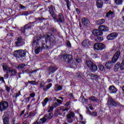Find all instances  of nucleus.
I'll use <instances>...</instances> for the list:
<instances>
[{
	"label": "nucleus",
	"mask_w": 124,
	"mask_h": 124,
	"mask_svg": "<svg viewBox=\"0 0 124 124\" xmlns=\"http://www.w3.org/2000/svg\"><path fill=\"white\" fill-rule=\"evenodd\" d=\"M120 56H121V51H117L115 53V54L113 55L111 59V62L108 61L106 63V67L108 69H111V68L112 66V62L113 63H115V62H117L118 61V60H119V58H120Z\"/></svg>",
	"instance_id": "1"
},
{
	"label": "nucleus",
	"mask_w": 124,
	"mask_h": 124,
	"mask_svg": "<svg viewBox=\"0 0 124 124\" xmlns=\"http://www.w3.org/2000/svg\"><path fill=\"white\" fill-rule=\"evenodd\" d=\"M14 56L17 58V59H19V60H22L25 56H26V54H27V51L23 49H19L17 50H16L13 53Z\"/></svg>",
	"instance_id": "2"
},
{
	"label": "nucleus",
	"mask_w": 124,
	"mask_h": 124,
	"mask_svg": "<svg viewBox=\"0 0 124 124\" xmlns=\"http://www.w3.org/2000/svg\"><path fill=\"white\" fill-rule=\"evenodd\" d=\"M86 64L91 70L92 72H95V71H97V66L91 61H86Z\"/></svg>",
	"instance_id": "3"
},
{
	"label": "nucleus",
	"mask_w": 124,
	"mask_h": 124,
	"mask_svg": "<svg viewBox=\"0 0 124 124\" xmlns=\"http://www.w3.org/2000/svg\"><path fill=\"white\" fill-rule=\"evenodd\" d=\"M107 103L109 106H113V107H121L122 106L120 103L115 102L112 98L108 99Z\"/></svg>",
	"instance_id": "4"
},
{
	"label": "nucleus",
	"mask_w": 124,
	"mask_h": 124,
	"mask_svg": "<svg viewBox=\"0 0 124 124\" xmlns=\"http://www.w3.org/2000/svg\"><path fill=\"white\" fill-rule=\"evenodd\" d=\"M69 108H64V107H60L58 108V115L60 116H62V117H64L65 116V114H66V112H68Z\"/></svg>",
	"instance_id": "5"
},
{
	"label": "nucleus",
	"mask_w": 124,
	"mask_h": 124,
	"mask_svg": "<svg viewBox=\"0 0 124 124\" xmlns=\"http://www.w3.org/2000/svg\"><path fill=\"white\" fill-rule=\"evenodd\" d=\"M8 108V103L6 101L0 102V112H3Z\"/></svg>",
	"instance_id": "6"
},
{
	"label": "nucleus",
	"mask_w": 124,
	"mask_h": 124,
	"mask_svg": "<svg viewBox=\"0 0 124 124\" xmlns=\"http://www.w3.org/2000/svg\"><path fill=\"white\" fill-rule=\"evenodd\" d=\"M16 47H20L21 46H23V44H24V40L21 37H18L16 38Z\"/></svg>",
	"instance_id": "7"
},
{
	"label": "nucleus",
	"mask_w": 124,
	"mask_h": 124,
	"mask_svg": "<svg viewBox=\"0 0 124 124\" xmlns=\"http://www.w3.org/2000/svg\"><path fill=\"white\" fill-rule=\"evenodd\" d=\"M94 48L95 50H103L105 48V45L101 43H96L94 45Z\"/></svg>",
	"instance_id": "8"
},
{
	"label": "nucleus",
	"mask_w": 124,
	"mask_h": 124,
	"mask_svg": "<svg viewBox=\"0 0 124 124\" xmlns=\"http://www.w3.org/2000/svg\"><path fill=\"white\" fill-rule=\"evenodd\" d=\"M55 23H57V22H59V23H62L64 20V18H63V16L62 14H60L58 16V19L56 18V16H54L53 17Z\"/></svg>",
	"instance_id": "9"
},
{
	"label": "nucleus",
	"mask_w": 124,
	"mask_h": 124,
	"mask_svg": "<svg viewBox=\"0 0 124 124\" xmlns=\"http://www.w3.org/2000/svg\"><path fill=\"white\" fill-rule=\"evenodd\" d=\"M117 37H118V33L116 32H112L107 36V39L108 40H113L114 39H116Z\"/></svg>",
	"instance_id": "10"
},
{
	"label": "nucleus",
	"mask_w": 124,
	"mask_h": 124,
	"mask_svg": "<svg viewBox=\"0 0 124 124\" xmlns=\"http://www.w3.org/2000/svg\"><path fill=\"white\" fill-rule=\"evenodd\" d=\"M75 116V113L74 112H71L67 115V121L69 124H71L73 122L72 118Z\"/></svg>",
	"instance_id": "11"
},
{
	"label": "nucleus",
	"mask_w": 124,
	"mask_h": 124,
	"mask_svg": "<svg viewBox=\"0 0 124 124\" xmlns=\"http://www.w3.org/2000/svg\"><path fill=\"white\" fill-rule=\"evenodd\" d=\"M62 58L63 60H68V62L70 63L71 62L73 61V58H72V55L70 54H64L62 55Z\"/></svg>",
	"instance_id": "12"
},
{
	"label": "nucleus",
	"mask_w": 124,
	"mask_h": 124,
	"mask_svg": "<svg viewBox=\"0 0 124 124\" xmlns=\"http://www.w3.org/2000/svg\"><path fill=\"white\" fill-rule=\"evenodd\" d=\"M92 45V42L88 39L84 40L82 43V46L84 48H89Z\"/></svg>",
	"instance_id": "13"
},
{
	"label": "nucleus",
	"mask_w": 124,
	"mask_h": 124,
	"mask_svg": "<svg viewBox=\"0 0 124 124\" xmlns=\"http://www.w3.org/2000/svg\"><path fill=\"white\" fill-rule=\"evenodd\" d=\"M41 39V37H37L36 39L33 41L32 46L33 47H37L39 45V41H42Z\"/></svg>",
	"instance_id": "14"
},
{
	"label": "nucleus",
	"mask_w": 124,
	"mask_h": 124,
	"mask_svg": "<svg viewBox=\"0 0 124 124\" xmlns=\"http://www.w3.org/2000/svg\"><path fill=\"white\" fill-rule=\"evenodd\" d=\"M49 35L47 34L46 37V42L49 41V42H53L54 41L51 38H55L54 36L52 35V34L49 33Z\"/></svg>",
	"instance_id": "15"
},
{
	"label": "nucleus",
	"mask_w": 124,
	"mask_h": 124,
	"mask_svg": "<svg viewBox=\"0 0 124 124\" xmlns=\"http://www.w3.org/2000/svg\"><path fill=\"white\" fill-rule=\"evenodd\" d=\"M99 31H109V28L108 27L104 26V25H101L98 27Z\"/></svg>",
	"instance_id": "16"
},
{
	"label": "nucleus",
	"mask_w": 124,
	"mask_h": 124,
	"mask_svg": "<svg viewBox=\"0 0 124 124\" xmlns=\"http://www.w3.org/2000/svg\"><path fill=\"white\" fill-rule=\"evenodd\" d=\"M92 33H93V34H94V35H95L96 36L97 35H102L103 34V32L99 30H94L92 31Z\"/></svg>",
	"instance_id": "17"
},
{
	"label": "nucleus",
	"mask_w": 124,
	"mask_h": 124,
	"mask_svg": "<svg viewBox=\"0 0 124 124\" xmlns=\"http://www.w3.org/2000/svg\"><path fill=\"white\" fill-rule=\"evenodd\" d=\"M109 91L110 93H116L118 92V90L113 86H110L109 87Z\"/></svg>",
	"instance_id": "18"
},
{
	"label": "nucleus",
	"mask_w": 124,
	"mask_h": 124,
	"mask_svg": "<svg viewBox=\"0 0 124 124\" xmlns=\"http://www.w3.org/2000/svg\"><path fill=\"white\" fill-rule=\"evenodd\" d=\"M49 8V12L50 13V14L51 15V16L52 18L54 17V16H56V14L55 13V12H54V9L53 8V6H50L48 7Z\"/></svg>",
	"instance_id": "19"
},
{
	"label": "nucleus",
	"mask_w": 124,
	"mask_h": 124,
	"mask_svg": "<svg viewBox=\"0 0 124 124\" xmlns=\"http://www.w3.org/2000/svg\"><path fill=\"white\" fill-rule=\"evenodd\" d=\"M44 49H45V46H43L42 47H37V48L35 49L34 52H35V54H36V55H37V54H39V53L40 52H41V51H42V50H44Z\"/></svg>",
	"instance_id": "20"
},
{
	"label": "nucleus",
	"mask_w": 124,
	"mask_h": 124,
	"mask_svg": "<svg viewBox=\"0 0 124 124\" xmlns=\"http://www.w3.org/2000/svg\"><path fill=\"white\" fill-rule=\"evenodd\" d=\"M3 70L4 71H8V72H9V70L11 68L10 67H9V65L7 64L3 63L2 65Z\"/></svg>",
	"instance_id": "21"
},
{
	"label": "nucleus",
	"mask_w": 124,
	"mask_h": 124,
	"mask_svg": "<svg viewBox=\"0 0 124 124\" xmlns=\"http://www.w3.org/2000/svg\"><path fill=\"white\" fill-rule=\"evenodd\" d=\"M81 23L83 24V25H84L85 26H87V25H89L90 24V21H89V19L86 17H83L81 19Z\"/></svg>",
	"instance_id": "22"
},
{
	"label": "nucleus",
	"mask_w": 124,
	"mask_h": 124,
	"mask_svg": "<svg viewBox=\"0 0 124 124\" xmlns=\"http://www.w3.org/2000/svg\"><path fill=\"white\" fill-rule=\"evenodd\" d=\"M96 5L98 8H102V6H103V2L101 0H97Z\"/></svg>",
	"instance_id": "23"
},
{
	"label": "nucleus",
	"mask_w": 124,
	"mask_h": 124,
	"mask_svg": "<svg viewBox=\"0 0 124 124\" xmlns=\"http://www.w3.org/2000/svg\"><path fill=\"white\" fill-rule=\"evenodd\" d=\"M62 86L58 84L55 85L54 87L55 92H59V91H62Z\"/></svg>",
	"instance_id": "24"
},
{
	"label": "nucleus",
	"mask_w": 124,
	"mask_h": 124,
	"mask_svg": "<svg viewBox=\"0 0 124 124\" xmlns=\"http://www.w3.org/2000/svg\"><path fill=\"white\" fill-rule=\"evenodd\" d=\"M52 83H49L47 85L44 86V87L43 88V91H45V92H47L49 89H50L52 87Z\"/></svg>",
	"instance_id": "25"
},
{
	"label": "nucleus",
	"mask_w": 124,
	"mask_h": 124,
	"mask_svg": "<svg viewBox=\"0 0 124 124\" xmlns=\"http://www.w3.org/2000/svg\"><path fill=\"white\" fill-rule=\"evenodd\" d=\"M9 73L11 74L12 76H14L15 75H16V73H17V71H16V70L15 69H10V70L9 71Z\"/></svg>",
	"instance_id": "26"
},
{
	"label": "nucleus",
	"mask_w": 124,
	"mask_h": 124,
	"mask_svg": "<svg viewBox=\"0 0 124 124\" xmlns=\"http://www.w3.org/2000/svg\"><path fill=\"white\" fill-rule=\"evenodd\" d=\"M105 23V19L102 18L96 21V25H102Z\"/></svg>",
	"instance_id": "27"
},
{
	"label": "nucleus",
	"mask_w": 124,
	"mask_h": 124,
	"mask_svg": "<svg viewBox=\"0 0 124 124\" xmlns=\"http://www.w3.org/2000/svg\"><path fill=\"white\" fill-rule=\"evenodd\" d=\"M56 71V69H55V67H49L48 68V72L49 73V74H52V73H54Z\"/></svg>",
	"instance_id": "28"
},
{
	"label": "nucleus",
	"mask_w": 124,
	"mask_h": 124,
	"mask_svg": "<svg viewBox=\"0 0 124 124\" xmlns=\"http://www.w3.org/2000/svg\"><path fill=\"white\" fill-rule=\"evenodd\" d=\"M120 65H121V63H120L119 62H118L114 66V71L117 72L119 70V69L120 67Z\"/></svg>",
	"instance_id": "29"
},
{
	"label": "nucleus",
	"mask_w": 124,
	"mask_h": 124,
	"mask_svg": "<svg viewBox=\"0 0 124 124\" xmlns=\"http://www.w3.org/2000/svg\"><path fill=\"white\" fill-rule=\"evenodd\" d=\"M48 101H49V98L46 97L45 98L44 101L42 103L43 107H45V106L46 105V104H47Z\"/></svg>",
	"instance_id": "30"
},
{
	"label": "nucleus",
	"mask_w": 124,
	"mask_h": 124,
	"mask_svg": "<svg viewBox=\"0 0 124 124\" xmlns=\"http://www.w3.org/2000/svg\"><path fill=\"white\" fill-rule=\"evenodd\" d=\"M123 1H124V0H115V3L116 5H121L123 4Z\"/></svg>",
	"instance_id": "31"
},
{
	"label": "nucleus",
	"mask_w": 124,
	"mask_h": 124,
	"mask_svg": "<svg viewBox=\"0 0 124 124\" xmlns=\"http://www.w3.org/2000/svg\"><path fill=\"white\" fill-rule=\"evenodd\" d=\"M90 100H91L92 101H94V102H99V100H98V99H97L94 96L91 97L90 98Z\"/></svg>",
	"instance_id": "32"
},
{
	"label": "nucleus",
	"mask_w": 124,
	"mask_h": 124,
	"mask_svg": "<svg viewBox=\"0 0 124 124\" xmlns=\"http://www.w3.org/2000/svg\"><path fill=\"white\" fill-rule=\"evenodd\" d=\"M3 124H9V120L8 117H5L3 119Z\"/></svg>",
	"instance_id": "33"
},
{
	"label": "nucleus",
	"mask_w": 124,
	"mask_h": 124,
	"mask_svg": "<svg viewBox=\"0 0 124 124\" xmlns=\"http://www.w3.org/2000/svg\"><path fill=\"white\" fill-rule=\"evenodd\" d=\"M95 40L97 42H101L102 40H103V37H97L96 39H95Z\"/></svg>",
	"instance_id": "34"
},
{
	"label": "nucleus",
	"mask_w": 124,
	"mask_h": 124,
	"mask_svg": "<svg viewBox=\"0 0 124 124\" xmlns=\"http://www.w3.org/2000/svg\"><path fill=\"white\" fill-rule=\"evenodd\" d=\"M24 66H26V64H20L17 66V69H23V68H24Z\"/></svg>",
	"instance_id": "35"
},
{
	"label": "nucleus",
	"mask_w": 124,
	"mask_h": 124,
	"mask_svg": "<svg viewBox=\"0 0 124 124\" xmlns=\"http://www.w3.org/2000/svg\"><path fill=\"white\" fill-rule=\"evenodd\" d=\"M120 69L121 70H124V60H123V61L120 64Z\"/></svg>",
	"instance_id": "36"
},
{
	"label": "nucleus",
	"mask_w": 124,
	"mask_h": 124,
	"mask_svg": "<svg viewBox=\"0 0 124 124\" xmlns=\"http://www.w3.org/2000/svg\"><path fill=\"white\" fill-rule=\"evenodd\" d=\"M98 68L101 71H103L104 70V67L101 64L98 65Z\"/></svg>",
	"instance_id": "37"
},
{
	"label": "nucleus",
	"mask_w": 124,
	"mask_h": 124,
	"mask_svg": "<svg viewBox=\"0 0 124 124\" xmlns=\"http://www.w3.org/2000/svg\"><path fill=\"white\" fill-rule=\"evenodd\" d=\"M65 2H66V5L68 9H69V7H70V2H69V0H65Z\"/></svg>",
	"instance_id": "38"
},
{
	"label": "nucleus",
	"mask_w": 124,
	"mask_h": 124,
	"mask_svg": "<svg viewBox=\"0 0 124 124\" xmlns=\"http://www.w3.org/2000/svg\"><path fill=\"white\" fill-rule=\"evenodd\" d=\"M112 14H114V12L109 11L108 13H107L106 17H108L109 16H112Z\"/></svg>",
	"instance_id": "39"
},
{
	"label": "nucleus",
	"mask_w": 124,
	"mask_h": 124,
	"mask_svg": "<svg viewBox=\"0 0 124 124\" xmlns=\"http://www.w3.org/2000/svg\"><path fill=\"white\" fill-rule=\"evenodd\" d=\"M54 110V107H49L47 109V112L48 113H51Z\"/></svg>",
	"instance_id": "40"
},
{
	"label": "nucleus",
	"mask_w": 124,
	"mask_h": 124,
	"mask_svg": "<svg viewBox=\"0 0 124 124\" xmlns=\"http://www.w3.org/2000/svg\"><path fill=\"white\" fill-rule=\"evenodd\" d=\"M31 24H33V22H31L30 24H27L26 25H25V29H30V28H31Z\"/></svg>",
	"instance_id": "41"
},
{
	"label": "nucleus",
	"mask_w": 124,
	"mask_h": 124,
	"mask_svg": "<svg viewBox=\"0 0 124 124\" xmlns=\"http://www.w3.org/2000/svg\"><path fill=\"white\" fill-rule=\"evenodd\" d=\"M30 100H31V97L25 98L24 99L25 103H29V102H30Z\"/></svg>",
	"instance_id": "42"
},
{
	"label": "nucleus",
	"mask_w": 124,
	"mask_h": 124,
	"mask_svg": "<svg viewBox=\"0 0 124 124\" xmlns=\"http://www.w3.org/2000/svg\"><path fill=\"white\" fill-rule=\"evenodd\" d=\"M44 86H45V83H44V81H43L40 84V88H44V87H45Z\"/></svg>",
	"instance_id": "43"
},
{
	"label": "nucleus",
	"mask_w": 124,
	"mask_h": 124,
	"mask_svg": "<svg viewBox=\"0 0 124 124\" xmlns=\"http://www.w3.org/2000/svg\"><path fill=\"white\" fill-rule=\"evenodd\" d=\"M28 83L29 84H31L32 85H36V81H29Z\"/></svg>",
	"instance_id": "44"
},
{
	"label": "nucleus",
	"mask_w": 124,
	"mask_h": 124,
	"mask_svg": "<svg viewBox=\"0 0 124 124\" xmlns=\"http://www.w3.org/2000/svg\"><path fill=\"white\" fill-rule=\"evenodd\" d=\"M59 105H60V104H59V103H58L57 102H56V103H54V104H53L52 106L54 108H56L58 107V106H59Z\"/></svg>",
	"instance_id": "45"
},
{
	"label": "nucleus",
	"mask_w": 124,
	"mask_h": 124,
	"mask_svg": "<svg viewBox=\"0 0 124 124\" xmlns=\"http://www.w3.org/2000/svg\"><path fill=\"white\" fill-rule=\"evenodd\" d=\"M35 96V93H32L30 94V97H31L32 98H34V97Z\"/></svg>",
	"instance_id": "46"
},
{
	"label": "nucleus",
	"mask_w": 124,
	"mask_h": 124,
	"mask_svg": "<svg viewBox=\"0 0 124 124\" xmlns=\"http://www.w3.org/2000/svg\"><path fill=\"white\" fill-rule=\"evenodd\" d=\"M22 15H24V16H28L29 15V12L26 11L22 13Z\"/></svg>",
	"instance_id": "47"
},
{
	"label": "nucleus",
	"mask_w": 124,
	"mask_h": 124,
	"mask_svg": "<svg viewBox=\"0 0 124 124\" xmlns=\"http://www.w3.org/2000/svg\"><path fill=\"white\" fill-rule=\"evenodd\" d=\"M0 83H4V79L3 77H0Z\"/></svg>",
	"instance_id": "48"
},
{
	"label": "nucleus",
	"mask_w": 124,
	"mask_h": 124,
	"mask_svg": "<svg viewBox=\"0 0 124 124\" xmlns=\"http://www.w3.org/2000/svg\"><path fill=\"white\" fill-rule=\"evenodd\" d=\"M76 61L77 62H78V63H81V62H82V61L80 58L77 59Z\"/></svg>",
	"instance_id": "49"
},
{
	"label": "nucleus",
	"mask_w": 124,
	"mask_h": 124,
	"mask_svg": "<svg viewBox=\"0 0 124 124\" xmlns=\"http://www.w3.org/2000/svg\"><path fill=\"white\" fill-rule=\"evenodd\" d=\"M57 102L58 103V104H62V101L60 100V99H57Z\"/></svg>",
	"instance_id": "50"
},
{
	"label": "nucleus",
	"mask_w": 124,
	"mask_h": 124,
	"mask_svg": "<svg viewBox=\"0 0 124 124\" xmlns=\"http://www.w3.org/2000/svg\"><path fill=\"white\" fill-rule=\"evenodd\" d=\"M70 103H71L70 102V101L67 102L65 104V107H67L68 106H69V105H70Z\"/></svg>",
	"instance_id": "51"
},
{
	"label": "nucleus",
	"mask_w": 124,
	"mask_h": 124,
	"mask_svg": "<svg viewBox=\"0 0 124 124\" xmlns=\"http://www.w3.org/2000/svg\"><path fill=\"white\" fill-rule=\"evenodd\" d=\"M19 6H20V7L21 9H23L24 10H26V7L25 6L22 5V4H20Z\"/></svg>",
	"instance_id": "52"
},
{
	"label": "nucleus",
	"mask_w": 124,
	"mask_h": 124,
	"mask_svg": "<svg viewBox=\"0 0 124 124\" xmlns=\"http://www.w3.org/2000/svg\"><path fill=\"white\" fill-rule=\"evenodd\" d=\"M76 77H77V78H81V75L79 73H78L76 74Z\"/></svg>",
	"instance_id": "53"
},
{
	"label": "nucleus",
	"mask_w": 124,
	"mask_h": 124,
	"mask_svg": "<svg viewBox=\"0 0 124 124\" xmlns=\"http://www.w3.org/2000/svg\"><path fill=\"white\" fill-rule=\"evenodd\" d=\"M91 115L93 117H96V116H97V113L96 112L93 111V114H92Z\"/></svg>",
	"instance_id": "54"
},
{
	"label": "nucleus",
	"mask_w": 124,
	"mask_h": 124,
	"mask_svg": "<svg viewBox=\"0 0 124 124\" xmlns=\"http://www.w3.org/2000/svg\"><path fill=\"white\" fill-rule=\"evenodd\" d=\"M4 79H8V78L9 77V75H8V73H7L4 75Z\"/></svg>",
	"instance_id": "55"
},
{
	"label": "nucleus",
	"mask_w": 124,
	"mask_h": 124,
	"mask_svg": "<svg viewBox=\"0 0 124 124\" xmlns=\"http://www.w3.org/2000/svg\"><path fill=\"white\" fill-rule=\"evenodd\" d=\"M21 94V92H19L18 93H17L16 95V97H18V96H20V95Z\"/></svg>",
	"instance_id": "56"
},
{
	"label": "nucleus",
	"mask_w": 124,
	"mask_h": 124,
	"mask_svg": "<svg viewBox=\"0 0 124 124\" xmlns=\"http://www.w3.org/2000/svg\"><path fill=\"white\" fill-rule=\"evenodd\" d=\"M76 12L77 13V14H78V15H79V14H80V10H79V9H78V8H77Z\"/></svg>",
	"instance_id": "57"
},
{
	"label": "nucleus",
	"mask_w": 124,
	"mask_h": 124,
	"mask_svg": "<svg viewBox=\"0 0 124 124\" xmlns=\"http://www.w3.org/2000/svg\"><path fill=\"white\" fill-rule=\"evenodd\" d=\"M6 90L7 92H10V88H9V87H8V86H7L6 87Z\"/></svg>",
	"instance_id": "58"
},
{
	"label": "nucleus",
	"mask_w": 124,
	"mask_h": 124,
	"mask_svg": "<svg viewBox=\"0 0 124 124\" xmlns=\"http://www.w3.org/2000/svg\"><path fill=\"white\" fill-rule=\"evenodd\" d=\"M67 45L69 47H71V44L69 42H67Z\"/></svg>",
	"instance_id": "59"
},
{
	"label": "nucleus",
	"mask_w": 124,
	"mask_h": 124,
	"mask_svg": "<svg viewBox=\"0 0 124 124\" xmlns=\"http://www.w3.org/2000/svg\"><path fill=\"white\" fill-rule=\"evenodd\" d=\"M22 124H30V123H29V122H28L27 120H25Z\"/></svg>",
	"instance_id": "60"
},
{
	"label": "nucleus",
	"mask_w": 124,
	"mask_h": 124,
	"mask_svg": "<svg viewBox=\"0 0 124 124\" xmlns=\"http://www.w3.org/2000/svg\"><path fill=\"white\" fill-rule=\"evenodd\" d=\"M87 113L89 114L90 115H92V112H91V110H90V109H87Z\"/></svg>",
	"instance_id": "61"
},
{
	"label": "nucleus",
	"mask_w": 124,
	"mask_h": 124,
	"mask_svg": "<svg viewBox=\"0 0 124 124\" xmlns=\"http://www.w3.org/2000/svg\"><path fill=\"white\" fill-rule=\"evenodd\" d=\"M105 3H106L107 4V3H109L110 0H104Z\"/></svg>",
	"instance_id": "62"
},
{
	"label": "nucleus",
	"mask_w": 124,
	"mask_h": 124,
	"mask_svg": "<svg viewBox=\"0 0 124 124\" xmlns=\"http://www.w3.org/2000/svg\"><path fill=\"white\" fill-rule=\"evenodd\" d=\"M44 19L43 18V17H39L38 18V19H37V20H38L39 21H42V20H43Z\"/></svg>",
	"instance_id": "63"
},
{
	"label": "nucleus",
	"mask_w": 124,
	"mask_h": 124,
	"mask_svg": "<svg viewBox=\"0 0 124 124\" xmlns=\"http://www.w3.org/2000/svg\"><path fill=\"white\" fill-rule=\"evenodd\" d=\"M28 114H26L24 115V119H26V118L28 116Z\"/></svg>",
	"instance_id": "64"
}]
</instances>
